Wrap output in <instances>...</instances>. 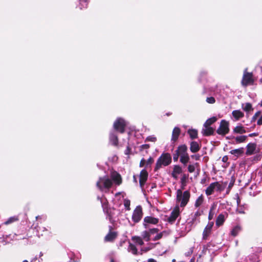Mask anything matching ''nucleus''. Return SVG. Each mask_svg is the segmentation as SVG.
<instances>
[{"label": "nucleus", "mask_w": 262, "mask_h": 262, "mask_svg": "<svg viewBox=\"0 0 262 262\" xmlns=\"http://www.w3.org/2000/svg\"><path fill=\"white\" fill-rule=\"evenodd\" d=\"M163 232H161L159 234H158L154 238H153V240L154 241H157V240H159L160 239H161L162 236H163Z\"/></svg>", "instance_id": "41"}, {"label": "nucleus", "mask_w": 262, "mask_h": 262, "mask_svg": "<svg viewBox=\"0 0 262 262\" xmlns=\"http://www.w3.org/2000/svg\"><path fill=\"white\" fill-rule=\"evenodd\" d=\"M23 262H28V261L27 260H25Z\"/></svg>", "instance_id": "56"}, {"label": "nucleus", "mask_w": 262, "mask_h": 262, "mask_svg": "<svg viewBox=\"0 0 262 262\" xmlns=\"http://www.w3.org/2000/svg\"><path fill=\"white\" fill-rule=\"evenodd\" d=\"M149 148V144H143L140 147V150H143L144 149H148Z\"/></svg>", "instance_id": "43"}, {"label": "nucleus", "mask_w": 262, "mask_h": 262, "mask_svg": "<svg viewBox=\"0 0 262 262\" xmlns=\"http://www.w3.org/2000/svg\"><path fill=\"white\" fill-rule=\"evenodd\" d=\"M225 221V216L223 214H220L217 216L216 220V225L220 226L222 225Z\"/></svg>", "instance_id": "24"}, {"label": "nucleus", "mask_w": 262, "mask_h": 262, "mask_svg": "<svg viewBox=\"0 0 262 262\" xmlns=\"http://www.w3.org/2000/svg\"><path fill=\"white\" fill-rule=\"evenodd\" d=\"M142 236L146 242H148L150 239V234L149 232L144 231L142 233Z\"/></svg>", "instance_id": "32"}, {"label": "nucleus", "mask_w": 262, "mask_h": 262, "mask_svg": "<svg viewBox=\"0 0 262 262\" xmlns=\"http://www.w3.org/2000/svg\"><path fill=\"white\" fill-rule=\"evenodd\" d=\"M229 131V123L224 120H222L221 121L219 128L216 130L217 133L220 135L224 136L228 133Z\"/></svg>", "instance_id": "7"}, {"label": "nucleus", "mask_w": 262, "mask_h": 262, "mask_svg": "<svg viewBox=\"0 0 262 262\" xmlns=\"http://www.w3.org/2000/svg\"><path fill=\"white\" fill-rule=\"evenodd\" d=\"M182 172V169L179 165H174L172 172V176L176 179L178 178V175Z\"/></svg>", "instance_id": "16"}, {"label": "nucleus", "mask_w": 262, "mask_h": 262, "mask_svg": "<svg viewBox=\"0 0 262 262\" xmlns=\"http://www.w3.org/2000/svg\"><path fill=\"white\" fill-rule=\"evenodd\" d=\"M180 157L179 154H178V151H177V149L175 151V153L173 155V159L174 161H177L179 157Z\"/></svg>", "instance_id": "39"}, {"label": "nucleus", "mask_w": 262, "mask_h": 262, "mask_svg": "<svg viewBox=\"0 0 262 262\" xmlns=\"http://www.w3.org/2000/svg\"><path fill=\"white\" fill-rule=\"evenodd\" d=\"M129 251H130L134 254H138V250L136 247L132 244H130L128 248Z\"/></svg>", "instance_id": "33"}, {"label": "nucleus", "mask_w": 262, "mask_h": 262, "mask_svg": "<svg viewBox=\"0 0 262 262\" xmlns=\"http://www.w3.org/2000/svg\"><path fill=\"white\" fill-rule=\"evenodd\" d=\"M213 217V214L212 213L211 210H210L209 215H208V219L209 220H211Z\"/></svg>", "instance_id": "50"}, {"label": "nucleus", "mask_w": 262, "mask_h": 262, "mask_svg": "<svg viewBox=\"0 0 262 262\" xmlns=\"http://www.w3.org/2000/svg\"><path fill=\"white\" fill-rule=\"evenodd\" d=\"M213 133L214 129L209 126H204L202 131L203 135L206 136L211 135Z\"/></svg>", "instance_id": "17"}, {"label": "nucleus", "mask_w": 262, "mask_h": 262, "mask_svg": "<svg viewBox=\"0 0 262 262\" xmlns=\"http://www.w3.org/2000/svg\"><path fill=\"white\" fill-rule=\"evenodd\" d=\"M188 178V176L186 174H183L182 178L181 179V184L186 183V181Z\"/></svg>", "instance_id": "42"}, {"label": "nucleus", "mask_w": 262, "mask_h": 262, "mask_svg": "<svg viewBox=\"0 0 262 262\" xmlns=\"http://www.w3.org/2000/svg\"><path fill=\"white\" fill-rule=\"evenodd\" d=\"M190 196L189 191L182 192L181 189H178L177 191V201L180 202V206L183 207L186 205L188 202Z\"/></svg>", "instance_id": "1"}, {"label": "nucleus", "mask_w": 262, "mask_h": 262, "mask_svg": "<svg viewBox=\"0 0 262 262\" xmlns=\"http://www.w3.org/2000/svg\"><path fill=\"white\" fill-rule=\"evenodd\" d=\"M247 139V136H239L237 137H232V139L234 141H233V143H241L244 142Z\"/></svg>", "instance_id": "20"}, {"label": "nucleus", "mask_w": 262, "mask_h": 262, "mask_svg": "<svg viewBox=\"0 0 262 262\" xmlns=\"http://www.w3.org/2000/svg\"><path fill=\"white\" fill-rule=\"evenodd\" d=\"M177 151H178V154L180 157V162L184 165L186 164L190 159L187 152V146L185 144L179 146L177 148Z\"/></svg>", "instance_id": "4"}, {"label": "nucleus", "mask_w": 262, "mask_h": 262, "mask_svg": "<svg viewBox=\"0 0 262 262\" xmlns=\"http://www.w3.org/2000/svg\"><path fill=\"white\" fill-rule=\"evenodd\" d=\"M213 225L214 223L213 222H210L207 224L203 232V239H207L208 237L209 236V235L211 234Z\"/></svg>", "instance_id": "10"}, {"label": "nucleus", "mask_w": 262, "mask_h": 262, "mask_svg": "<svg viewBox=\"0 0 262 262\" xmlns=\"http://www.w3.org/2000/svg\"><path fill=\"white\" fill-rule=\"evenodd\" d=\"M147 262H157V261L153 258H150L148 260Z\"/></svg>", "instance_id": "53"}, {"label": "nucleus", "mask_w": 262, "mask_h": 262, "mask_svg": "<svg viewBox=\"0 0 262 262\" xmlns=\"http://www.w3.org/2000/svg\"><path fill=\"white\" fill-rule=\"evenodd\" d=\"M157 139L154 136H149L146 139V141L155 142Z\"/></svg>", "instance_id": "40"}, {"label": "nucleus", "mask_w": 262, "mask_h": 262, "mask_svg": "<svg viewBox=\"0 0 262 262\" xmlns=\"http://www.w3.org/2000/svg\"><path fill=\"white\" fill-rule=\"evenodd\" d=\"M111 178L114 181L116 184L119 185L122 183V178L120 174L118 172L114 171L111 174Z\"/></svg>", "instance_id": "14"}, {"label": "nucleus", "mask_w": 262, "mask_h": 262, "mask_svg": "<svg viewBox=\"0 0 262 262\" xmlns=\"http://www.w3.org/2000/svg\"><path fill=\"white\" fill-rule=\"evenodd\" d=\"M171 162V157L169 153H164L158 159L155 170H157L162 166H166Z\"/></svg>", "instance_id": "2"}, {"label": "nucleus", "mask_w": 262, "mask_h": 262, "mask_svg": "<svg viewBox=\"0 0 262 262\" xmlns=\"http://www.w3.org/2000/svg\"><path fill=\"white\" fill-rule=\"evenodd\" d=\"M233 132L235 133L240 134H242L245 133L246 132V130L244 129V127L241 125L236 126L234 128Z\"/></svg>", "instance_id": "26"}, {"label": "nucleus", "mask_w": 262, "mask_h": 262, "mask_svg": "<svg viewBox=\"0 0 262 262\" xmlns=\"http://www.w3.org/2000/svg\"><path fill=\"white\" fill-rule=\"evenodd\" d=\"M166 252V250H164V251H163V253H164Z\"/></svg>", "instance_id": "57"}, {"label": "nucleus", "mask_w": 262, "mask_h": 262, "mask_svg": "<svg viewBox=\"0 0 262 262\" xmlns=\"http://www.w3.org/2000/svg\"><path fill=\"white\" fill-rule=\"evenodd\" d=\"M216 120H217V119L215 117H211V118L208 119L205 122V123L204 124V126H210L212 124H213L214 122H215L216 121Z\"/></svg>", "instance_id": "29"}, {"label": "nucleus", "mask_w": 262, "mask_h": 262, "mask_svg": "<svg viewBox=\"0 0 262 262\" xmlns=\"http://www.w3.org/2000/svg\"><path fill=\"white\" fill-rule=\"evenodd\" d=\"M112 185V181L106 176L100 178L96 184L97 187L101 191H103L104 189H110Z\"/></svg>", "instance_id": "5"}, {"label": "nucleus", "mask_w": 262, "mask_h": 262, "mask_svg": "<svg viewBox=\"0 0 262 262\" xmlns=\"http://www.w3.org/2000/svg\"><path fill=\"white\" fill-rule=\"evenodd\" d=\"M227 183L223 184V183L215 182L211 183L206 189V194L207 195L212 194L215 190L221 192L224 190L226 186Z\"/></svg>", "instance_id": "3"}, {"label": "nucleus", "mask_w": 262, "mask_h": 262, "mask_svg": "<svg viewBox=\"0 0 262 262\" xmlns=\"http://www.w3.org/2000/svg\"><path fill=\"white\" fill-rule=\"evenodd\" d=\"M188 170L190 173L194 172L195 170L194 165H189L188 166Z\"/></svg>", "instance_id": "38"}, {"label": "nucleus", "mask_w": 262, "mask_h": 262, "mask_svg": "<svg viewBox=\"0 0 262 262\" xmlns=\"http://www.w3.org/2000/svg\"><path fill=\"white\" fill-rule=\"evenodd\" d=\"M180 134V129L178 127H174L172 131L171 140L174 141H176L178 139Z\"/></svg>", "instance_id": "21"}, {"label": "nucleus", "mask_w": 262, "mask_h": 262, "mask_svg": "<svg viewBox=\"0 0 262 262\" xmlns=\"http://www.w3.org/2000/svg\"><path fill=\"white\" fill-rule=\"evenodd\" d=\"M241 230V227L239 226H236L232 230L231 234L233 236H235Z\"/></svg>", "instance_id": "30"}, {"label": "nucleus", "mask_w": 262, "mask_h": 262, "mask_svg": "<svg viewBox=\"0 0 262 262\" xmlns=\"http://www.w3.org/2000/svg\"><path fill=\"white\" fill-rule=\"evenodd\" d=\"M232 114L236 120L243 117L244 116V113L239 110L233 111Z\"/></svg>", "instance_id": "23"}, {"label": "nucleus", "mask_w": 262, "mask_h": 262, "mask_svg": "<svg viewBox=\"0 0 262 262\" xmlns=\"http://www.w3.org/2000/svg\"><path fill=\"white\" fill-rule=\"evenodd\" d=\"M145 163H146V161L143 158L140 162V165H139L140 167H143L145 165Z\"/></svg>", "instance_id": "48"}, {"label": "nucleus", "mask_w": 262, "mask_h": 262, "mask_svg": "<svg viewBox=\"0 0 262 262\" xmlns=\"http://www.w3.org/2000/svg\"><path fill=\"white\" fill-rule=\"evenodd\" d=\"M258 135V134L257 133H252V134H250L249 135V137H254V136H257Z\"/></svg>", "instance_id": "52"}, {"label": "nucleus", "mask_w": 262, "mask_h": 262, "mask_svg": "<svg viewBox=\"0 0 262 262\" xmlns=\"http://www.w3.org/2000/svg\"><path fill=\"white\" fill-rule=\"evenodd\" d=\"M227 159H228V158H227V157H226V156H225V157H224L223 158V161H224V162H226V161H227Z\"/></svg>", "instance_id": "55"}, {"label": "nucleus", "mask_w": 262, "mask_h": 262, "mask_svg": "<svg viewBox=\"0 0 262 262\" xmlns=\"http://www.w3.org/2000/svg\"><path fill=\"white\" fill-rule=\"evenodd\" d=\"M159 244V243L157 244L150 243L148 245L147 247L143 248L141 249L142 251L143 252H147L148 251L154 248L157 244Z\"/></svg>", "instance_id": "31"}, {"label": "nucleus", "mask_w": 262, "mask_h": 262, "mask_svg": "<svg viewBox=\"0 0 262 262\" xmlns=\"http://www.w3.org/2000/svg\"><path fill=\"white\" fill-rule=\"evenodd\" d=\"M185 186H186V183H184H184L183 184H181V188H182V189H184Z\"/></svg>", "instance_id": "54"}, {"label": "nucleus", "mask_w": 262, "mask_h": 262, "mask_svg": "<svg viewBox=\"0 0 262 262\" xmlns=\"http://www.w3.org/2000/svg\"><path fill=\"white\" fill-rule=\"evenodd\" d=\"M124 205L125 207L127 208V209H129L130 201L127 200H124Z\"/></svg>", "instance_id": "44"}, {"label": "nucleus", "mask_w": 262, "mask_h": 262, "mask_svg": "<svg viewBox=\"0 0 262 262\" xmlns=\"http://www.w3.org/2000/svg\"><path fill=\"white\" fill-rule=\"evenodd\" d=\"M247 69H245L242 80V84L244 86L252 84L254 82L252 73L247 72Z\"/></svg>", "instance_id": "6"}, {"label": "nucleus", "mask_w": 262, "mask_h": 262, "mask_svg": "<svg viewBox=\"0 0 262 262\" xmlns=\"http://www.w3.org/2000/svg\"><path fill=\"white\" fill-rule=\"evenodd\" d=\"M203 202V198L202 196H199L195 202V206L196 207H199Z\"/></svg>", "instance_id": "35"}, {"label": "nucleus", "mask_w": 262, "mask_h": 262, "mask_svg": "<svg viewBox=\"0 0 262 262\" xmlns=\"http://www.w3.org/2000/svg\"><path fill=\"white\" fill-rule=\"evenodd\" d=\"M257 124L259 125H260L262 124V115L260 116L259 119L258 120L257 122Z\"/></svg>", "instance_id": "51"}, {"label": "nucleus", "mask_w": 262, "mask_h": 262, "mask_svg": "<svg viewBox=\"0 0 262 262\" xmlns=\"http://www.w3.org/2000/svg\"><path fill=\"white\" fill-rule=\"evenodd\" d=\"M153 162L154 159L151 157H150L146 162L147 165H151Z\"/></svg>", "instance_id": "46"}, {"label": "nucleus", "mask_w": 262, "mask_h": 262, "mask_svg": "<svg viewBox=\"0 0 262 262\" xmlns=\"http://www.w3.org/2000/svg\"><path fill=\"white\" fill-rule=\"evenodd\" d=\"M230 153L237 157L241 156L244 153V148L242 147L233 149L230 151Z\"/></svg>", "instance_id": "22"}, {"label": "nucleus", "mask_w": 262, "mask_h": 262, "mask_svg": "<svg viewBox=\"0 0 262 262\" xmlns=\"http://www.w3.org/2000/svg\"><path fill=\"white\" fill-rule=\"evenodd\" d=\"M191 158L194 159L195 160H199L200 156L198 155H192Z\"/></svg>", "instance_id": "49"}, {"label": "nucleus", "mask_w": 262, "mask_h": 262, "mask_svg": "<svg viewBox=\"0 0 262 262\" xmlns=\"http://www.w3.org/2000/svg\"><path fill=\"white\" fill-rule=\"evenodd\" d=\"M201 146L197 142L192 141L190 144V150L193 153H195L200 150Z\"/></svg>", "instance_id": "15"}, {"label": "nucleus", "mask_w": 262, "mask_h": 262, "mask_svg": "<svg viewBox=\"0 0 262 262\" xmlns=\"http://www.w3.org/2000/svg\"><path fill=\"white\" fill-rule=\"evenodd\" d=\"M147 172L144 169L142 170L140 173L139 180L140 185L141 187H142L145 183L147 179Z\"/></svg>", "instance_id": "12"}, {"label": "nucleus", "mask_w": 262, "mask_h": 262, "mask_svg": "<svg viewBox=\"0 0 262 262\" xmlns=\"http://www.w3.org/2000/svg\"><path fill=\"white\" fill-rule=\"evenodd\" d=\"M16 220H17V219L16 217H10L5 222V224H6V225L9 224L11 223Z\"/></svg>", "instance_id": "36"}, {"label": "nucleus", "mask_w": 262, "mask_h": 262, "mask_svg": "<svg viewBox=\"0 0 262 262\" xmlns=\"http://www.w3.org/2000/svg\"><path fill=\"white\" fill-rule=\"evenodd\" d=\"M142 215L143 213L141 207L137 206L133 213L132 219L133 221L135 223L139 222L142 217Z\"/></svg>", "instance_id": "9"}, {"label": "nucleus", "mask_w": 262, "mask_h": 262, "mask_svg": "<svg viewBox=\"0 0 262 262\" xmlns=\"http://www.w3.org/2000/svg\"><path fill=\"white\" fill-rule=\"evenodd\" d=\"M158 231H159V230L157 228H153V229H150L149 233H150V234H154L156 233H158Z\"/></svg>", "instance_id": "45"}, {"label": "nucleus", "mask_w": 262, "mask_h": 262, "mask_svg": "<svg viewBox=\"0 0 262 262\" xmlns=\"http://www.w3.org/2000/svg\"><path fill=\"white\" fill-rule=\"evenodd\" d=\"M126 125L125 121L121 118L118 119L114 123V128L121 133L124 132V128Z\"/></svg>", "instance_id": "8"}, {"label": "nucleus", "mask_w": 262, "mask_h": 262, "mask_svg": "<svg viewBox=\"0 0 262 262\" xmlns=\"http://www.w3.org/2000/svg\"><path fill=\"white\" fill-rule=\"evenodd\" d=\"M198 213H198V212H197L195 213V215H198Z\"/></svg>", "instance_id": "59"}, {"label": "nucleus", "mask_w": 262, "mask_h": 262, "mask_svg": "<svg viewBox=\"0 0 262 262\" xmlns=\"http://www.w3.org/2000/svg\"><path fill=\"white\" fill-rule=\"evenodd\" d=\"M117 236V233L116 232L110 231L104 238L105 242H112Z\"/></svg>", "instance_id": "18"}, {"label": "nucleus", "mask_w": 262, "mask_h": 262, "mask_svg": "<svg viewBox=\"0 0 262 262\" xmlns=\"http://www.w3.org/2000/svg\"><path fill=\"white\" fill-rule=\"evenodd\" d=\"M260 115V112L258 111L257 112H256L254 115L253 116V118H252V119L253 120H255L256 119V118Z\"/></svg>", "instance_id": "47"}, {"label": "nucleus", "mask_w": 262, "mask_h": 262, "mask_svg": "<svg viewBox=\"0 0 262 262\" xmlns=\"http://www.w3.org/2000/svg\"><path fill=\"white\" fill-rule=\"evenodd\" d=\"M158 222V219L151 216H146L144 219L143 225L145 228H148V224H156Z\"/></svg>", "instance_id": "11"}, {"label": "nucleus", "mask_w": 262, "mask_h": 262, "mask_svg": "<svg viewBox=\"0 0 262 262\" xmlns=\"http://www.w3.org/2000/svg\"><path fill=\"white\" fill-rule=\"evenodd\" d=\"M256 148V144L255 143H249L247 146L246 154L251 155L253 154Z\"/></svg>", "instance_id": "19"}, {"label": "nucleus", "mask_w": 262, "mask_h": 262, "mask_svg": "<svg viewBox=\"0 0 262 262\" xmlns=\"http://www.w3.org/2000/svg\"><path fill=\"white\" fill-rule=\"evenodd\" d=\"M243 109L246 112H249L252 110V105L250 103H246L242 105Z\"/></svg>", "instance_id": "34"}, {"label": "nucleus", "mask_w": 262, "mask_h": 262, "mask_svg": "<svg viewBox=\"0 0 262 262\" xmlns=\"http://www.w3.org/2000/svg\"><path fill=\"white\" fill-rule=\"evenodd\" d=\"M179 215V208L178 207L175 208L171 212L170 215L168 218V221L170 223L173 222Z\"/></svg>", "instance_id": "13"}, {"label": "nucleus", "mask_w": 262, "mask_h": 262, "mask_svg": "<svg viewBox=\"0 0 262 262\" xmlns=\"http://www.w3.org/2000/svg\"><path fill=\"white\" fill-rule=\"evenodd\" d=\"M206 101L209 103L213 104L215 102V100L214 97H210L207 98Z\"/></svg>", "instance_id": "37"}, {"label": "nucleus", "mask_w": 262, "mask_h": 262, "mask_svg": "<svg viewBox=\"0 0 262 262\" xmlns=\"http://www.w3.org/2000/svg\"><path fill=\"white\" fill-rule=\"evenodd\" d=\"M188 134L192 139L197 138L198 137V131L196 129H189Z\"/></svg>", "instance_id": "27"}, {"label": "nucleus", "mask_w": 262, "mask_h": 262, "mask_svg": "<svg viewBox=\"0 0 262 262\" xmlns=\"http://www.w3.org/2000/svg\"><path fill=\"white\" fill-rule=\"evenodd\" d=\"M132 241H134L137 244L140 246H142L144 244V242L141 237L139 236H133L132 238Z\"/></svg>", "instance_id": "28"}, {"label": "nucleus", "mask_w": 262, "mask_h": 262, "mask_svg": "<svg viewBox=\"0 0 262 262\" xmlns=\"http://www.w3.org/2000/svg\"><path fill=\"white\" fill-rule=\"evenodd\" d=\"M110 138V141L112 144L115 146H117L118 144V139L117 136L114 134H111Z\"/></svg>", "instance_id": "25"}, {"label": "nucleus", "mask_w": 262, "mask_h": 262, "mask_svg": "<svg viewBox=\"0 0 262 262\" xmlns=\"http://www.w3.org/2000/svg\"><path fill=\"white\" fill-rule=\"evenodd\" d=\"M260 105L262 106V101L260 102Z\"/></svg>", "instance_id": "58"}]
</instances>
